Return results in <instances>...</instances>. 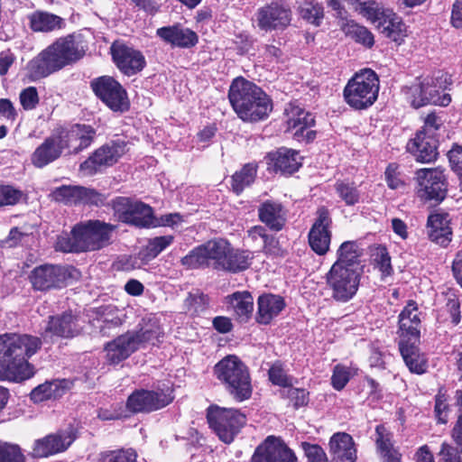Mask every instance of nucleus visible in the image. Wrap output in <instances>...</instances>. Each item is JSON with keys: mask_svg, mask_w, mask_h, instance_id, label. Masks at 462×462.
I'll return each instance as SVG.
<instances>
[{"mask_svg": "<svg viewBox=\"0 0 462 462\" xmlns=\"http://www.w3.org/2000/svg\"><path fill=\"white\" fill-rule=\"evenodd\" d=\"M42 346L40 337L6 333L0 335V380L21 382L34 374L28 359Z\"/></svg>", "mask_w": 462, "mask_h": 462, "instance_id": "nucleus-1", "label": "nucleus"}, {"mask_svg": "<svg viewBox=\"0 0 462 462\" xmlns=\"http://www.w3.org/2000/svg\"><path fill=\"white\" fill-rule=\"evenodd\" d=\"M228 98L238 117L245 122L263 120L273 110V103L269 97L261 88L244 78L233 80Z\"/></svg>", "mask_w": 462, "mask_h": 462, "instance_id": "nucleus-2", "label": "nucleus"}, {"mask_svg": "<svg viewBox=\"0 0 462 462\" xmlns=\"http://www.w3.org/2000/svg\"><path fill=\"white\" fill-rule=\"evenodd\" d=\"M82 57L71 35L59 38L27 64L31 79L38 80L60 70Z\"/></svg>", "mask_w": 462, "mask_h": 462, "instance_id": "nucleus-3", "label": "nucleus"}, {"mask_svg": "<svg viewBox=\"0 0 462 462\" xmlns=\"http://www.w3.org/2000/svg\"><path fill=\"white\" fill-rule=\"evenodd\" d=\"M114 226L99 220L76 225L70 234L58 236L56 249L65 253L99 250L109 244Z\"/></svg>", "mask_w": 462, "mask_h": 462, "instance_id": "nucleus-4", "label": "nucleus"}, {"mask_svg": "<svg viewBox=\"0 0 462 462\" xmlns=\"http://www.w3.org/2000/svg\"><path fill=\"white\" fill-rule=\"evenodd\" d=\"M450 84L451 80L448 74L438 72L434 77L416 79L411 85L403 87L402 93L414 108L430 104L447 106L451 102V97L449 94H441V92Z\"/></svg>", "mask_w": 462, "mask_h": 462, "instance_id": "nucleus-5", "label": "nucleus"}, {"mask_svg": "<svg viewBox=\"0 0 462 462\" xmlns=\"http://www.w3.org/2000/svg\"><path fill=\"white\" fill-rule=\"evenodd\" d=\"M214 374L236 401L251 397L253 388L248 368L236 356L230 355L217 362Z\"/></svg>", "mask_w": 462, "mask_h": 462, "instance_id": "nucleus-6", "label": "nucleus"}, {"mask_svg": "<svg viewBox=\"0 0 462 462\" xmlns=\"http://www.w3.org/2000/svg\"><path fill=\"white\" fill-rule=\"evenodd\" d=\"M379 88L377 74L371 69H363L348 80L344 88V98L354 109H366L376 101Z\"/></svg>", "mask_w": 462, "mask_h": 462, "instance_id": "nucleus-7", "label": "nucleus"}, {"mask_svg": "<svg viewBox=\"0 0 462 462\" xmlns=\"http://www.w3.org/2000/svg\"><path fill=\"white\" fill-rule=\"evenodd\" d=\"M228 252L229 243L226 240H210L191 250L181 259V264L189 269L211 266L216 270H222Z\"/></svg>", "mask_w": 462, "mask_h": 462, "instance_id": "nucleus-8", "label": "nucleus"}, {"mask_svg": "<svg viewBox=\"0 0 462 462\" xmlns=\"http://www.w3.org/2000/svg\"><path fill=\"white\" fill-rule=\"evenodd\" d=\"M363 273L351 268L331 266L326 273V284L336 301L347 302L356 294Z\"/></svg>", "mask_w": 462, "mask_h": 462, "instance_id": "nucleus-9", "label": "nucleus"}, {"mask_svg": "<svg viewBox=\"0 0 462 462\" xmlns=\"http://www.w3.org/2000/svg\"><path fill=\"white\" fill-rule=\"evenodd\" d=\"M292 15L286 0H271L256 10L254 21L261 31H284L291 25Z\"/></svg>", "mask_w": 462, "mask_h": 462, "instance_id": "nucleus-10", "label": "nucleus"}, {"mask_svg": "<svg viewBox=\"0 0 462 462\" xmlns=\"http://www.w3.org/2000/svg\"><path fill=\"white\" fill-rule=\"evenodd\" d=\"M208 420L219 439L228 444L245 424V416L236 409L215 406L208 409Z\"/></svg>", "mask_w": 462, "mask_h": 462, "instance_id": "nucleus-11", "label": "nucleus"}, {"mask_svg": "<svg viewBox=\"0 0 462 462\" xmlns=\"http://www.w3.org/2000/svg\"><path fill=\"white\" fill-rule=\"evenodd\" d=\"M417 195L425 201L441 202L447 196L448 183L438 168L420 169L415 173Z\"/></svg>", "mask_w": 462, "mask_h": 462, "instance_id": "nucleus-12", "label": "nucleus"}, {"mask_svg": "<svg viewBox=\"0 0 462 462\" xmlns=\"http://www.w3.org/2000/svg\"><path fill=\"white\" fill-rule=\"evenodd\" d=\"M76 270L69 266L43 264L35 267L29 279L32 288L37 291L60 289L67 285L68 280L74 277Z\"/></svg>", "mask_w": 462, "mask_h": 462, "instance_id": "nucleus-13", "label": "nucleus"}, {"mask_svg": "<svg viewBox=\"0 0 462 462\" xmlns=\"http://www.w3.org/2000/svg\"><path fill=\"white\" fill-rule=\"evenodd\" d=\"M95 95L114 112H125L129 108L127 93L122 85L109 76H102L91 81Z\"/></svg>", "mask_w": 462, "mask_h": 462, "instance_id": "nucleus-14", "label": "nucleus"}, {"mask_svg": "<svg viewBox=\"0 0 462 462\" xmlns=\"http://www.w3.org/2000/svg\"><path fill=\"white\" fill-rule=\"evenodd\" d=\"M173 400L171 390H136L127 399L126 406L133 412H151L160 410Z\"/></svg>", "mask_w": 462, "mask_h": 462, "instance_id": "nucleus-15", "label": "nucleus"}, {"mask_svg": "<svg viewBox=\"0 0 462 462\" xmlns=\"http://www.w3.org/2000/svg\"><path fill=\"white\" fill-rule=\"evenodd\" d=\"M128 151L124 140H113L98 148L88 160L80 164V170L94 174L101 166H112Z\"/></svg>", "mask_w": 462, "mask_h": 462, "instance_id": "nucleus-16", "label": "nucleus"}, {"mask_svg": "<svg viewBox=\"0 0 462 462\" xmlns=\"http://www.w3.org/2000/svg\"><path fill=\"white\" fill-rule=\"evenodd\" d=\"M76 439V431L72 426L49 434L36 439L33 444L32 456L33 457H47L65 451Z\"/></svg>", "mask_w": 462, "mask_h": 462, "instance_id": "nucleus-17", "label": "nucleus"}, {"mask_svg": "<svg viewBox=\"0 0 462 462\" xmlns=\"http://www.w3.org/2000/svg\"><path fill=\"white\" fill-rule=\"evenodd\" d=\"M63 150L69 153H79L88 148L96 136V130L89 125L76 124L69 128L55 131Z\"/></svg>", "mask_w": 462, "mask_h": 462, "instance_id": "nucleus-18", "label": "nucleus"}, {"mask_svg": "<svg viewBox=\"0 0 462 462\" xmlns=\"http://www.w3.org/2000/svg\"><path fill=\"white\" fill-rule=\"evenodd\" d=\"M287 130L299 142H310L315 138V132L310 130L314 125V116L297 103H290L285 108Z\"/></svg>", "mask_w": 462, "mask_h": 462, "instance_id": "nucleus-19", "label": "nucleus"}, {"mask_svg": "<svg viewBox=\"0 0 462 462\" xmlns=\"http://www.w3.org/2000/svg\"><path fill=\"white\" fill-rule=\"evenodd\" d=\"M332 219L328 210L322 207L317 211V218L309 232L310 248L319 255L328 253L331 241Z\"/></svg>", "mask_w": 462, "mask_h": 462, "instance_id": "nucleus-20", "label": "nucleus"}, {"mask_svg": "<svg viewBox=\"0 0 462 462\" xmlns=\"http://www.w3.org/2000/svg\"><path fill=\"white\" fill-rule=\"evenodd\" d=\"M111 53L119 70L126 76H133L145 67L146 61L143 53L124 43L114 42Z\"/></svg>", "mask_w": 462, "mask_h": 462, "instance_id": "nucleus-21", "label": "nucleus"}, {"mask_svg": "<svg viewBox=\"0 0 462 462\" xmlns=\"http://www.w3.org/2000/svg\"><path fill=\"white\" fill-rule=\"evenodd\" d=\"M251 462H297V457L280 439L269 436L255 449Z\"/></svg>", "mask_w": 462, "mask_h": 462, "instance_id": "nucleus-22", "label": "nucleus"}, {"mask_svg": "<svg viewBox=\"0 0 462 462\" xmlns=\"http://www.w3.org/2000/svg\"><path fill=\"white\" fill-rule=\"evenodd\" d=\"M52 197L56 201L64 204H92L99 205L103 203V197L93 189H88L81 186H66L56 188L52 191Z\"/></svg>", "mask_w": 462, "mask_h": 462, "instance_id": "nucleus-23", "label": "nucleus"}, {"mask_svg": "<svg viewBox=\"0 0 462 462\" xmlns=\"http://www.w3.org/2000/svg\"><path fill=\"white\" fill-rule=\"evenodd\" d=\"M407 150L417 162L429 163L438 157V141L424 131H419L415 137L407 143Z\"/></svg>", "mask_w": 462, "mask_h": 462, "instance_id": "nucleus-24", "label": "nucleus"}, {"mask_svg": "<svg viewBox=\"0 0 462 462\" xmlns=\"http://www.w3.org/2000/svg\"><path fill=\"white\" fill-rule=\"evenodd\" d=\"M156 35L173 47L189 49L199 42L197 33L189 28L176 23L158 28Z\"/></svg>", "mask_w": 462, "mask_h": 462, "instance_id": "nucleus-25", "label": "nucleus"}, {"mask_svg": "<svg viewBox=\"0 0 462 462\" xmlns=\"http://www.w3.org/2000/svg\"><path fill=\"white\" fill-rule=\"evenodd\" d=\"M80 331L77 324V319L71 313H63L60 316L50 317L42 337L45 340H53L54 337L70 338Z\"/></svg>", "mask_w": 462, "mask_h": 462, "instance_id": "nucleus-26", "label": "nucleus"}, {"mask_svg": "<svg viewBox=\"0 0 462 462\" xmlns=\"http://www.w3.org/2000/svg\"><path fill=\"white\" fill-rule=\"evenodd\" d=\"M137 350L134 336L128 332L108 342L105 346L106 361L117 365Z\"/></svg>", "mask_w": 462, "mask_h": 462, "instance_id": "nucleus-27", "label": "nucleus"}, {"mask_svg": "<svg viewBox=\"0 0 462 462\" xmlns=\"http://www.w3.org/2000/svg\"><path fill=\"white\" fill-rule=\"evenodd\" d=\"M420 319L415 301L410 300L399 315L401 339L418 341L420 337Z\"/></svg>", "mask_w": 462, "mask_h": 462, "instance_id": "nucleus-28", "label": "nucleus"}, {"mask_svg": "<svg viewBox=\"0 0 462 462\" xmlns=\"http://www.w3.org/2000/svg\"><path fill=\"white\" fill-rule=\"evenodd\" d=\"M449 223L450 218L448 213L430 215L427 222L430 239L440 246H448L452 240V230Z\"/></svg>", "mask_w": 462, "mask_h": 462, "instance_id": "nucleus-29", "label": "nucleus"}, {"mask_svg": "<svg viewBox=\"0 0 462 462\" xmlns=\"http://www.w3.org/2000/svg\"><path fill=\"white\" fill-rule=\"evenodd\" d=\"M63 152L56 134H52L40 144L31 157L32 165L36 168H43L59 159Z\"/></svg>", "mask_w": 462, "mask_h": 462, "instance_id": "nucleus-30", "label": "nucleus"}, {"mask_svg": "<svg viewBox=\"0 0 462 462\" xmlns=\"http://www.w3.org/2000/svg\"><path fill=\"white\" fill-rule=\"evenodd\" d=\"M259 220L273 231H281L286 224V210L276 201L266 200L258 208Z\"/></svg>", "mask_w": 462, "mask_h": 462, "instance_id": "nucleus-31", "label": "nucleus"}, {"mask_svg": "<svg viewBox=\"0 0 462 462\" xmlns=\"http://www.w3.org/2000/svg\"><path fill=\"white\" fill-rule=\"evenodd\" d=\"M329 452L334 462H355L356 448L352 437L345 432H337L329 440Z\"/></svg>", "mask_w": 462, "mask_h": 462, "instance_id": "nucleus-32", "label": "nucleus"}, {"mask_svg": "<svg viewBox=\"0 0 462 462\" xmlns=\"http://www.w3.org/2000/svg\"><path fill=\"white\" fill-rule=\"evenodd\" d=\"M256 321L267 325L285 308L282 297L274 294H263L257 300Z\"/></svg>", "mask_w": 462, "mask_h": 462, "instance_id": "nucleus-33", "label": "nucleus"}, {"mask_svg": "<svg viewBox=\"0 0 462 462\" xmlns=\"http://www.w3.org/2000/svg\"><path fill=\"white\" fill-rule=\"evenodd\" d=\"M227 309L240 322H247L254 310V299L247 291H236L226 298Z\"/></svg>", "mask_w": 462, "mask_h": 462, "instance_id": "nucleus-34", "label": "nucleus"}, {"mask_svg": "<svg viewBox=\"0 0 462 462\" xmlns=\"http://www.w3.org/2000/svg\"><path fill=\"white\" fill-rule=\"evenodd\" d=\"M361 253L355 241H346L341 244L337 251V261L332 266L351 268L363 273V265L360 262Z\"/></svg>", "mask_w": 462, "mask_h": 462, "instance_id": "nucleus-35", "label": "nucleus"}, {"mask_svg": "<svg viewBox=\"0 0 462 462\" xmlns=\"http://www.w3.org/2000/svg\"><path fill=\"white\" fill-rule=\"evenodd\" d=\"M269 158L273 162L274 171L285 174L297 171L301 165V157L294 150L282 148L270 153Z\"/></svg>", "mask_w": 462, "mask_h": 462, "instance_id": "nucleus-36", "label": "nucleus"}, {"mask_svg": "<svg viewBox=\"0 0 462 462\" xmlns=\"http://www.w3.org/2000/svg\"><path fill=\"white\" fill-rule=\"evenodd\" d=\"M376 26L381 33L395 42L401 43L406 36L405 24L402 23V19L391 10H386L384 17L378 22Z\"/></svg>", "mask_w": 462, "mask_h": 462, "instance_id": "nucleus-37", "label": "nucleus"}, {"mask_svg": "<svg viewBox=\"0 0 462 462\" xmlns=\"http://www.w3.org/2000/svg\"><path fill=\"white\" fill-rule=\"evenodd\" d=\"M418 341L400 340L399 348L402 356L411 373L421 374L426 372L427 363L422 356L420 355L416 346Z\"/></svg>", "mask_w": 462, "mask_h": 462, "instance_id": "nucleus-38", "label": "nucleus"}, {"mask_svg": "<svg viewBox=\"0 0 462 462\" xmlns=\"http://www.w3.org/2000/svg\"><path fill=\"white\" fill-rule=\"evenodd\" d=\"M30 28L33 32H50L61 29L64 20L54 14L43 11H36L29 15Z\"/></svg>", "mask_w": 462, "mask_h": 462, "instance_id": "nucleus-39", "label": "nucleus"}, {"mask_svg": "<svg viewBox=\"0 0 462 462\" xmlns=\"http://www.w3.org/2000/svg\"><path fill=\"white\" fill-rule=\"evenodd\" d=\"M254 259V253L247 250L232 248L229 244V252L223 263L221 271L238 273L246 270Z\"/></svg>", "mask_w": 462, "mask_h": 462, "instance_id": "nucleus-40", "label": "nucleus"}, {"mask_svg": "<svg viewBox=\"0 0 462 462\" xmlns=\"http://www.w3.org/2000/svg\"><path fill=\"white\" fill-rule=\"evenodd\" d=\"M136 341L137 349L143 344L155 345L162 336L160 326L156 322L145 324L138 331H129Z\"/></svg>", "mask_w": 462, "mask_h": 462, "instance_id": "nucleus-41", "label": "nucleus"}, {"mask_svg": "<svg viewBox=\"0 0 462 462\" xmlns=\"http://www.w3.org/2000/svg\"><path fill=\"white\" fill-rule=\"evenodd\" d=\"M256 176V166L253 163L245 164L239 171L232 176V189L240 194L246 187L251 185Z\"/></svg>", "mask_w": 462, "mask_h": 462, "instance_id": "nucleus-42", "label": "nucleus"}, {"mask_svg": "<svg viewBox=\"0 0 462 462\" xmlns=\"http://www.w3.org/2000/svg\"><path fill=\"white\" fill-rule=\"evenodd\" d=\"M173 242L172 236H156L148 241L146 246L141 250V256L144 262H150L159 255Z\"/></svg>", "mask_w": 462, "mask_h": 462, "instance_id": "nucleus-43", "label": "nucleus"}, {"mask_svg": "<svg viewBox=\"0 0 462 462\" xmlns=\"http://www.w3.org/2000/svg\"><path fill=\"white\" fill-rule=\"evenodd\" d=\"M138 200L126 198L116 197L111 201L115 216L121 222L129 224L131 221L132 212Z\"/></svg>", "mask_w": 462, "mask_h": 462, "instance_id": "nucleus-44", "label": "nucleus"}, {"mask_svg": "<svg viewBox=\"0 0 462 462\" xmlns=\"http://www.w3.org/2000/svg\"><path fill=\"white\" fill-rule=\"evenodd\" d=\"M134 208L129 224L139 227H149L153 225L152 208L150 206L138 200Z\"/></svg>", "mask_w": 462, "mask_h": 462, "instance_id": "nucleus-45", "label": "nucleus"}, {"mask_svg": "<svg viewBox=\"0 0 462 462\" xmlns=\"http://www.w3.org/2000/svg\"><path fill=\"white\" fill-rule=\"evenodd\" d=\"M355 8L374 23H376V25L386 14V10L382 9L379 5L374 1L362 2L360 0H356Z\"/></svg>", "mask_w": 462, "mask_h": 462, "instance_id": "nucleus-46", "label": "nucleus"}, {"mask_svg": "<svg viewBox=\"0 0 462 462\" xmlns=\"http://www.w3.org/2000/svg\"><path fill=\"white\" fill-rule=\"evenodd\" d=\"M337 195L347 206H353L359 201V191L353 182L338 180L335 184Z\"/></svg>", "mask_w": 462, "mask_h": 462, "instance_id": "nucleus-47", "label": "nucleus"}, {"mask_svg": "<svg viewBox=\"0 0 462 462\" xmlns=\"http://www.w3.org/2000/svg\"><path fill=\"white\" fill-rule=\"evenodd\" d=\"M301 17L311 23L319 25L323 18V7L313 1H304L300 6Z\"/></svg>", "mask_w": 462, "mask_h": 462, "instance_id": "nucleus-48", "label": "nucleus"}, {"mask_svg": "<svg viewBox=\"0 0 462 462\" xmlns=\"http://www.w3.org/2000/svg\"><path fill=\"white\" fill-rule=\"evenodd\" d=\"M59 383L46 382L35 387L31 393V399L34 402L55 398L59 394Z\"/></svg>", "mask_w": 462, "mask_h": 462, "instance_id": "nucleus-49", "label": "nucleus"}, {"mask_svg": "<svg viewBox=\"0 0 462 462\" xmlns=\"http://www.w3.org/2000/svg\"><path fill=\"white\" fill-rule=\"evenodd\" d=\"M356 373V369L355 368L337 365L333 369V374L331 376L332 386L337 391L342 390Z\"/></svg>", "mask_w": 462, "mask_h": 462, "instance_id": "nucleus-50", "label": "nucleus"}, {"mask_svg": "<svg viewBox=\"0 0 462 462\" xmlns=\"http://www.w3.org/2000/svg\"><path fill=\"white\" fill-rule=\"evenodd\" d=\"M137 454L132 448L103 452L98 462H136Z\"/></svg>", "mask_w": 462, "mask_h": 462, "instance_id": "nucleus-51", "label": "nucleus"}, {"mask_svg": "<svg viewBox=\"0 0 462 462\" xmlns=\"http://www.w3.org/2000/svg\"><path fill=\"white\" fill-rule=\"evenodd\" d=\"M372 257L375 267L379 269L383 275H390L392 273L391 257L384 246L375 247Z\"/></svg>", "mask_w": 462, "mask_h": 462, "instance_id": "nucleus-52", "label": "nucleus"}, {"mask_svg": "<svg viewBox=\"0 0 462 462\" xmlns=\"http://www.w3.org/2000/svg\"><path fill=\"white\" fill-rule=\"evenodd\" d=\"M268 374L269 379L273 384L282 386L283 388L292 386V378L286 374L282 365L280 362H275L273 364L269 369Z\"/></svg>", "mask_w": 462, "mask_h": 462, "instance_id": "nucleus-53", "label": "nucleus"}, {"mask_svg": "<svg viewBox=\"0 0 462 462\" xmlns=\"http://www.w3.org/2000/svg\"><path fill=\"white\" fill-rule=\"evenodd\" d=\"M399 168L398 164L390 163L385 170V180L387 186L392 189H401L405 187V181Z\"/></svg>", "mask_w": 462, "mask_h": 462, "instance_id": "nucleus-54", "label": "nucleus"}, {"mask_svg": "<svg viewBox=\"0 0 462 462\" xmlns=\"http://www.w3.org/2000/svg\"><path fill=\"white\" fill-rule=\"evenodd\" d=\"M347 33L355 39L356 42L364 44L366 47L374 45L373 34L364 26L354 23L348 26Z\"/></svg>", "mask_w": 462, "mask_h": 462, "instance_id": "nucleus-55", "label": "nucleus"}, {"mask_svg": "<svg viewBox=\"0 0 462 462\" xmlns=\"http://www.w3.org/2000/svg\"><path fill=\"white\" fill-rule=\"evenodd\" d=\"M0 462H25V457L19 446L1 443Z\"/></svg>", "mask_w": 462, "mask_h": 462, "instance_id": "nucleus-56", "label": "nucleus"}, {"mask_svg": "<svg viewBox=\"0 0 462 462\" xmlns=\"http://www.w3.org/2000/svg\"><path fill=\"white\" fill-rule=\"evenodd\" d=\"M22 195V191L13 186L0 185V207L15 205L20 201Z\"/></svg>", "mask_w": 462, "mask_h": 462, "instance_id": "nucleus-57", "label": "nucleus"}, {"mask_svg": "<svg viewBox=\"0 0 462 462\" xmlns=\"http://www.w3.org/2000/svg\"><path fill=\"white\" fill-rule=\"evenodd\" d=\"M282 397L290 399L295 408H300L308 403V393L304 389L287 387L281 393Z\"/></svg>", "mask_w": 462, "mask_h": 462, "instance_id": "nucleus-58", "label": "nucleus"}, {"mask_svg": "<svg viewBox=\"0 0 462 462\" xmlns=\"http://www.w3.org/2000/svg\"><path fill=\"white\" fill-rule=\"evenodd\" d=\"M301 447L309 462H328L326 453L320 446L302 442Z\"/></svg>", "mask_w": 462, "mask_h": 462, "instance_id": "nucleus-59", "label": "nucleus"}, {"mask_svg": "<svg viewBox=\"0 0 462 462\" xmlns=\"http://www.w3.org/2000/svg\"><path fill=\"white\" fill-rule=\"evenodd\" d=\"M375 434L377 448L379 449L382 455L389 453L390 451L394 449L393 448V444L391 442L389 434L383 425L376 426Z\"/></svg>", "mask_w": 462, "mask_h": 462, "instance_id": "nucleus-60", "label": "nucleus"}, {"mask_svg": "<svg viewBox=\"0 0 462 462\" xmlns=\"http://www.w3.org/2000/svg\"><path fill=\"white\" fill-rule=\"evenodd\" d=\"M20 101L23 107L26 110H32L39 103V97L36 88L29 87L23 89L20 94Z\"/></svg>", "mask_w": 462, "mask_h": 462, "instance_id": "nucleus-61", "label": "nucleus"}, {"mask_svg": "<svg viewBox=\"0 0 462 462\" xmlns=\"http://www.w3.org/2000/svg\"><path fill=\"white\" fill-rule=\"evenodd\" d=\"M31 232H29L24 227H13L8 236L5 239L4 243L8 247H15L23 243L25 237L29 236Z\"/></svg>", "mask_w": 462, "mask_h": 462, "instance_id": "nucleus-62", "label": "nucleus"}, {"mask_svg": "<svg viewBox=\"0 0 462 462\" xmlns=\"http://www.w3.org/2000/svg\"><path fill=\"white\" fill-rule=\"evenodd\" d=\"M448 405L444 394L439 393L435 400V416L439 423L448 422Z\"/></svg>", "mask_w": 462, "mask_h": 462, "instance_id": "nucleus-63", "label": "nucleus"}, {"mask_svg": "<svg viewBox=\"0 0 462 462\" xmlns=\"http://www.w3.org/2000/svg\"><path fill=\"white\" fill-rule=\"evenodd\" d=\"M452 170L462 180V146L455 145L448 153Z\"/></svg>", "mask_w": 462, "mask_h": 462, "instance_id": "nucleus-64", "label": "nucleus"}]
</instances>
